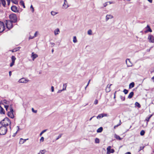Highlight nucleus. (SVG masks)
Segmentation results:
<instances>
[{
	"mask_svg": "<svg viewBox=\"0 0 154 154\" xmlns=\"http://www.w3.org/2000/svg\"><path fill=\"white\" fill-rule=\"evenodd\" d=\"M0 107L1 108L0 113L1 114H5V111L4 109L1 106H0Z\"/></svg>",
	"mask_w": 154,
	"mask_h": 154,
	"instance_id": "nucleus-25",
	"label": "nucleus"
},
{
	"mask_svg": "<svg viewBox=\"0 0 154 154\" xmlns=\"http://www.w3.org/2000/svg\"><path fill=\"white\" fill-rule=\"evenodd\" d=\"M149 42H150L153 43L154 42V37L152 35H149L148 38Z\"/></svg>",
	"mask_w": 154,
	"mask_h": 154,
	"instance_id": "nucleus-8",
	"label": "nucleus"
},
{
	"mask_svg": "<svg viewBox=\"0 0 154 154\" xmlns=\"http://www.w3.org/2000/svg\"><path fill=\"white\" fill-rule=\"evenodd\" d=\"M1 2L2 3V5L5 7L6 5L5 1V0H1Z\"/></svg>",
	"mask_w": 154,
	"mask_h": 154,
	"instance_id": "nucleus-27",
	"label": "nucleus"
},
{
	"mask_svg": "<svg viewBox=\"0 0 154 154\" xmlns=\"http://www.w3.org/2000/svg\"><path fill=\"white\" fill-rule=\"evenodd\" d=\"M88 34L89 35H91L92 34V31L91 29H89L88 31Z\"/></svg>",
	"mask_w": 154,
	"mask_h": 154,
	"instance_id": "nucleus-38",
	"label": "nucleus"
},
{
	"mask_svg": "<svg viewBox=\"0 0 154 154\" xmlns=\"http://www.w3.org/2000/svg\"><path fill=\"white\" fill-rule=\"evenodd\" d=\"M66 84H63V90H65L66 89Z\"/></svg>",
	"mask_w": 154,
	"mask_h": 154,
	"instance_id": "nucleus-36",
	"label": "nucleus"
},
{
	"mask_svg": "<svg viewBox=\"0 0 154 154\" xmlns=\"http://www.w3.org/2000/svg\"><path fill=\"white\" fill-rule=\"evenodd\" d=\"M16 58L14 56H12L11 57L12 62L10 64V66L12 67L14 64Z\"/></svg>",
	"mask_w": 154,
	"mask_h": 154,
	"instance_id": "nucleus-6",
	"label": "nucleus"
},
{
	"mask_svg": "<svg viewBox=\"0 0 154 154\" xmlns=\"http://www.w3.org/2000/svg\"><path fill=\"white\" fill-rule=\"evenodd\" d=\"M64 91V90H63V89H62V90H59L58 91L57 93H61L62 91Z\"/></svg>",
	"mask_w": 154,
	"mask_h": 154,
	"instance_id": "nucleus-51",
	"label": "nucleus"
},
{
	"mask_svg": "<svg viewBox=\"0 0 154 154\" xmlns=\"http://www.w3.org/2000/svg\"><path fill=\"white\" fill-rule=\"evenodd\" d=\"M20 4L21 5L23 6V8H25V6L24 5V3L23 0H21L20 1Z\"/></svg>",
	"mask_w": 154,
	"mask_h": 154,
	"instance_id": "nucleus-28",
	"label": "nucleus"
},
{
	"mask_svg": "<svg viewBox=\"0 0 154 154\" xmlns=\"http://www.w3.org/2000/svg\"><path fill=\"white\" fill-rule=\"evenodd\" d=\"M5 29L4 24L3 22L0 21V33L2 32Z\"/></svg>",
	"mask_w": 154,
	"mask_h": 154,
	"instance_id": "nucleus-7",
	"label": "nucleus"
},
{
	"mask_svg": "<svg viewBox=\"0 0 154 154\" xmlns=\"http://www.w3.org/2000/svg\"><path fill=\"white\" fill-rule=\"evenodd\" d=\"M51 91L54 92V88L53 86H52L51 87Z\"/></svg>",
	"mask_w": 154,
	"mask_h": 154,
	"instance_id": "nucleus-52",
	"label": "nucleus"
},
{
	"mask_svg": "<svg viewBox=\"0 0 154 154\" xmlns=\"http://www.w3.org/2000/svg\"><path fill=\"white\" fill-rule=\"evenodd\" d=\"M121 120H120V122H119V123L116 125H115L114 127V128H116L118 127V126H119L121 124Z\"/></svg>",
	"mask_w": 154,
	"mask_h": 154,
	"instance_id": "nucleus-44",
	"label": "nucleus"
},
{
	"mask_svg": "<svg viewBox=\"0 0 154 154\" xmlns=\"http://www.w3.org/2000/svg\"><path fill=\"white\" fill-rule=\"evenodd\" d=\"M20 48V47H18L17 48H14L12 50H10V51H11L12 52H15L19 50Z\"/></svg>",
	"mask_w": 154,
	"mask_h": 154,
	"instance_id": "nucleus-17",
	"label": "nucleus"
},
{
	"mask_svg": "<svg viewBox=\"0 0 154 154\" xmlns=\"http://www.w3.org/2000/svg\"><path fill=\"white\" fill-rule=\"evenodd\" d=\"M62 134H61L59 135L58 136V137L56 138V140H58L61 137Z\"/></svg>",
	"mask_w": 154,
	"mask_h": 154,
	"instance_id": "nucleus-40",
	"label": "nucleus"
},
{
	"mask_svg": "<svg viewBox=\"0 0 154 154\" xmlns=\"http://www.w3.org/2000/svg\"><path fill=\"white\" fill-rule=\"evenodd\" d=\"M134 94V93L133 92H131L129 94V95H128V98H129V99L131 98L133 96Z\"/></svg>",
	"mask_w": 154,
	"mask_h": 154,
	"instance_id": "nucleus-19",
	"label": "nucleus"
},
{
	"mask_svg": "<svg viewBox=\"0 0 154 154\" xmlns=\"http://www.w3.org/2000/svg\"><path fill=\"white\" fill-rule=\"evenodd\" d=\"M146 28L147 29L144 32L145 33H147L148 32H152V31L151 29L150 28L149 26L148 25H147V26L146 27Z\"/></svg>",
	"mask_w": 154,
	"mask_h": 154,
	"instance_id": "nucleus-13",
	"label": "nucleus"
},
{
	"mask_svg": "<svg viewBox=\"0 0 154 154\" xmlns=\"http://www.w3.org/2000/svg\"><path fill=\"white\" fill-rule=\"evenodd\" d=\"M123 92H124L125 94H128V91L126 89L124 90Z\"/></svg>",
	"mask_w": 154,
	"mask_h": 154,
	"instance_id": "nucleus-41",
	"label": "nucleus"
},
{
	"mask_svg": "<svg viewBox=\"0 0 154 154\" xmlns=\"http://www.w3.org/2000/svg\"><path fill=\"white\" fill-rule=\"evenodd\" d=\"M0 124L2 126L6 127L9 125V128L11 130V121L8 117H5L0 122Z\"/></svg>",
	"mask_w": 154,
	"mask_h": 154,
	"instance_id": "nucleus-1",
	"label": "nucleus"
},
{
	"mask_svg": "<svg viewBox=\"0 0 154 154\" xmlns=\"http://www.w3.org/2000/svg\"><path fill=\"white\" fill-rule=\"evenodd\" d=\"M94 116H93L91 118L89 119V120L90 121H91V120L93 118H94Z\"/></svg>",
	"mask_w": 154,
	"mask_h": 154,
	"instance_id": "nucleus-62",
	"label": "nucleus"
},
{
	"mask_svg": "<svg viewBox=\"0 0 154 154\" xmlns=\"http://www.w3.org/2000/svg\"><path fill=\"white\" fill-rule=\"evenodd\" d=\"M7 131L6 127L2 126L0 127V134L4 135L6 134Z\"/></svg>",
	"mask_w": 154,
	"mask_h": 154,
	"instance_id": "nucleus-4",
	"label": "nucleus"
},
{
	"mask_svg": "<svg viewBox=\"0 0 154 154\" xmlns=\"http://www.w3.org/2000/svg\"><path fill=\"white\" fill-rule=\"evenodd\" d=\"M111 148V146H109L107 147V153L106 154H109V150H110V149Z\"/></svg>",
	"mask_w": 154,
	"mask_h": 154,
	"instance_id": "nucleus-30",
	"label": "nucleus"
},
{
	"mask_svg": "<svg viewBox=\"0 0 154 154\" xmlns=\"http://www.w3.org/2000/svg\"><path fill=\"white\" fill-rule=\"evenodd\" d=\"M103 113L100 114L97 117V119H100L103 118Z\"/></svg>",
	"mask_w": 154,
	"mask_h": 154,
	"instance_id": "nucleus-26",
	"label": "nucleus"
},
{
	"mask_svg": "<svg viewBox=\"0 0 154 154\" xmlns=\"http://www.w3.org/2000/svg\"><path fill=\"white\" fill-rule=\"evenodd\" d=\"M29 81V80L26 79L25 78H23L20 79L19 81V83H27Z\"/></svg>",
	"mask_w": 154,
	"mask_h": 154,
	"instance_id": "nucleus-9",
	"label": "nucleus"
},
{
	"mask_svg": "<svg viewBox=\"0 0 154 154\" xmlns=\"http://www.w3.org/2000/svg\"><path fill=\"white\" fill-rule=\"evenodd\" d=\"M103 117L106 116H107V114L103 113Z\"/></svg>",
	"mask_w": 154,
	"mask_h": 154,
	"instance_id": "nucleus-58",
	"label": "nucleus"
},
{
	"mask_svg": "<svg viewBox=\"0 0 154 154\" xmlns=\"http://www.w3.org/2000/svg\"><path fill=\"white\" fill-rule=\"evenodd\" d=\"M30 8L32 9V11L33 12L34 11V8L33 7V6L32 5H31L30 6Z\"/></svg>",
	"mask_w": 154,
	"mask_h": 154,
	"instance_id": "nucleus-56",
	"label": "nucleus"
},
{
	"mask_svg": "<svg viewBox=\"0 0 154 154\" xmlns=\"http://www.w3.org/2000/svg\"><path fill=\"white\" fill-rule=\"evenodd\" d=\"M145 133V131L143 130H142L140 131V134L141 136H143L144 134Z\"/></svg>",
	"mask_w": 154,
	"mask_h": 154,
	"instance_id": "nucleus-33",
	"label": "nucleus"
},
{
	"mask_svg": "<svg viewBox=\"0 0 154 154\" xmlns=\"http://www.w3.org/2000/svg\"><path fill=\"white\" fill-rule=\"evenodd\" d=\"M95 141L96 143H99L100 142L99 139L97 138H95Z\"/></svg>",
	"mask_w": 154,
	"mask_h": 154,
	"instance_id": "nucleus-35",
	"label": "nucleus"
},
{
	"mask_svg": "<svg viewBox=\"0 0 154 154\" xmlns=\"http://www.w3.org/2000/svg\"><path fill=\"white\" fill-rule=\"evenodd\" d=\"M112 85V84H110L109 85H107L106 88V92H108L110 91L111 89H110V87Z\"/></svg>",
	"mask_w": 154,
	"mask_h": 154,
	"instance_id": "nucleus-14",
	"label": "nucleus"
},
{
	"mask_svg": "<svg viewBox=\"0 0 154 154\" xmlns=\"http://www.w3.org/2000/svg\"><path fill=\"white\" fill-rule=\"evenodd\" d=\"M9 75L10 76H11V71H10L9 72Z\"/></svg>",
	"mask_w": 154,
	"mask_h": 154,
	"instance_id": "nucleus-57",
	"label": "nucleus"
},
{
	"mask_svg": "<svg viewBox=\"0 0 154 154\" xmlns=\"http://www.w3.org/2000/svg\"><path fill=\"white\" fill-rule=\"evenodd\" d=\"M63 7L64 8L66 9L68 7V5H67V3L64 2L63 5Z\"/></svg>",
	"mask_w": 154,
	"mask_h": 154,
	"instance_id": "nucleus-23",
	"label": "nucleus"
},
{
	"mask_svg": "<svg viewBox=\"0 0 154 154\" xmlns=\"http://www.w3.org/2000/svg\"><path fill=\"white\" fill-rule=\"evenodd\" d=\"M144 147V146H140V149L139 150V151H140L141 150L143 149Z\"/></svg>",
	"mask_w": 154,
	"mask_h": 154,
	"instance_id": "nucleus-50",
	"label": "nucleus"
},
{
	"mask_svg": "<svg viewBox=\"0 0 154 154\" xmlns=\"http://www.w3.org/2000/svg\"><path fill=\"white\" fill-rule=\"evenodd\" d=\"M31 57L32 58V60L34 61L36 58L38 57V55L33 52L32 53Z\"/></svg>",
	"mask_w": 154,
	"mask_h": 154,
	"instance_id": "nucleus-12",
	"label": "nucleus"
},
{
	"mask_svg": "<svg viewBox=\"0 0 154 154\" xmlns=\"http://www.w3.org/2000/svg\"><path fill=\"white\" fill-rule=\"evenodd\" d=\"M38 31H36L35 32V33L34 34V37H35L37 36V34H38Z\"/></svg>",
	"mask_w": 154,
	"mask_h": 154,
	"instance_id": "nucleus-47",
	"label": "nucleus"
},
{
	"mask_svg": "<svg viewBox=\"0 0 154 154\" xmlns=\"http://www.w3.org/2000/svg\"><path fill=\"white\" fill-rule=\"evenodd\" d=\"M152 79L153 80V82H154V76H153L152 78Z\"/></svg>",
	"mask_w": 154,
	"mask_h": 154,
	"instance_id": "nucleus-64",
	"label": "nucleus"
},
{
	"mask_svg": "<svg viewBox=\"0 0 154 154\" xmlns=\"http://www.w3.org/2000/svg\"><path fill=\"white\" fill-rule=\"evenodd\" d=\"M134 82H132L129 85V88H131L134 87Z\"/></svg>",
	"mask_w": 154,
	"mask_h": 154,
	"instance_id": "nucleus-20",
	"label": "nucleus"
},
{
	"mask_svg": "<svg viewBox=\"0 0 154 154\" xmlns=\"http://www.w3.org/2000/svg\"><path fill=\"white\" fill-rule=\"evenodd\" d=\"M60 32L59 29H57L54 31V32L55 35L58 34Z\"/></svg>",
	"mask_w": 154,
	"mask_h": 154,
	"instance_id": "nucleus-24",
	"label": "nucleus"
},
{
	"mask_svg": "<svg viewBox=\"0 0 154 154\" xmlns=\"http://www.w3.org/2000/svg\"><path fill=\"white\" fill-rule=\"evenodd\" d=\"M10 111L8 112V116L11 119H13L14 117V116L13 114L14 110L12 108L11 106H10L9 107Z\"/></svg>",
	"mask_w": 154,
	"mask_h": 154,
	"instance_id": "nucleus-5",
	"label": "nucleus"
},
{
	"mask_svg": "<svg viewBox=\"0 0 154 154\" xmlns=\"http://www.w3.org/2000/svg\"><path fill=\"white\" fill-rule=\"evenodd\" d=\"M120 99H121V100L123 101H124L125 100V97H123V96H120Z\"/></svg>",
	"mask_w": 154,
	"mask_h": 154,
	"instance_id": "nucleus-39",
	"label": "nucleus"
},
{
	"mask_svg": "<svg viewBox=\"0 0 154 154\" xmlns=\"http://www.w3.org/2000/svg\"><path fill=\"white\" fill-rule=\"evenodd\" d=\"M17 127L18 128V130H17V132L15 133V134H17V131L19 130V127L18 126H17Z\"/></svg>",
	"mask_w": 154,
	"mask_h": 154,
	"instance_id": "nucleus-59",
	"label": "nucleus"
},
{
	"mask_svg": "<svg viewBox=\"0 0 154 154\" xmlns=\"http://www.w3.org/2000/svg\"><path fill=\"white\" fill-rule=\"evenodd\" d=\"M40 151L41 152L42 154H44L46 152L45 150H41Z\"/></svg>",
	"mask_w": 154,
	"mask_h": 154,
	"instance_id": "nucleus-45",
	"label": "nucleus"
},
{
	"mask_svg": "<svg viewBox=\"0 0 154 154\" xmlns=\"http://www.w3.org/2000/svg\"><path fill=\"white\" fill-rule=\"evenodd\" d=\"M98 103V101L97 100H95L94 101V104L95 105L97 104Z\"/></svg>",
	"mask_w": 154,
	"mask_h": 154,
	"instance_id": "nucleus-48",
	"label": "nucleus"
},
{
	"mask_svg": "<svg viewBox=\"0 0 154 154\" xmlns=\"http://www.w3.org/2000/svg\"><path fill=\"white\" fill-rule=\"evenodd\" d=\"M148 1L150 3L152 2V0H148Z\"/></svg>",
	"mask_w": 154,
	"mask_h": 154,
	"instance_id": "nucleus-61",
	"label": "nucleus"
},
{
	"mask_svg": "<svg viewBox=\"0 0 154 154\" xmlns=\"http://www.w3.org/2000/svg\"><path fill=\"white\" fill-rule=\"evenodd\" d=\"M110 153H113L115 152V150L113 149H110L109 151V152Z\"/></svg>",
	"mask_w": 154,
	"mask_h": 154,
	"instance_id": "nucleus-42",
	"label": "nucleus"
},
{
	"mask_svg": "<svg viewBox=\"0 0 154 154\" xmlns=\"http://www.w3.org/2000/svg\"><path fill=\"white\" fill-rule=\"evenodd\" d=\"M32 112H34V113H36L37 112V110H34V108H32Z\"/></svg>",
	"mask_w": 154,
	"mask_h": 154,
	"instance_id": "nucleus-46",
	"label": "nucleus"
},
{
	"mask_svg": "<svg viewBox=\"0 0 154 154\" xmlns=\"http://www.w3.org/2000/svg\"><path fill=\"white\" fill-rule=\"evenodd\" d=\"M47 131V129H45V130H43V131H42L40 134V135H39L40 136H41L42 135V134H43L45 132Z\"/></svg>",
	"mask_w": 154,
	"mask_h": 154,
	"instance_id": "nucleus-34",
	"label": "nucleus"
},
{
	"mask_svg": "<svg viewBox=\"0 0 154 154\" xmlns=\"http://www.w3.org/2000/svg\"><path fill=\"white\" fill-rule=\"evenodd\" d=\"M108 2H106L105 3H104L103 4V7H101L100 8H103L104 7H106V6L108 5L107 3Z\"/></svg>",
	"mask_w": 154,
	"mask_h": 154,
	"instance_id": "nucleus-43",
	"label": "nucleus"
},
{
	"mask_svg": "<svg viewBox=\"0 0 154 154\" xmlns=\"http://www.w3.org/2000/svg\"><path fill=\"white\" fill-rule=\"evenodd\" d=\"M4 22L8 30H10L13 27V22L9 20H5Z\"/></svg>",
	"mask_w": 154,
	"mask_h": 154,
	"instance_id": "nucleus-2",
	"label": "nucleus"
},
{
	"mask_svg": "<svg viewBox=\"0 0 154 154\" xmlns=\"http://www.w3.org/2000/svg\"><path fill=\"white\" fill-rule=\"evenodd\" d=\"M73 42L75 43L77 42V40L76 36H74L73 37Z\"/></svg>",
	"mask_w": 154,
	"mask_h": 154,
	"instance_id": "nucleus-32",
	"label": "nucleus"
},
{
	"mask_svg": "<svg viewBox=\"0 0 154 154\" xmlns=\"http://www.w3.org/2000/svg\"><path fill=\"white\" fill-rule=\"evenodd\" d=\"M11 2L15 4H18V2L17 0H11Z\"/></svg>",
	"mask_w": 154,
	"mask_h": 154,
	"instance_id": "nucleus-37",
	"label": "nucleus"
},
{
	"mask_svg": "<svg viewBox=\"0 0 154 154\" xmlns=\"http://www.w3.org/2000/svg\"><path fill=\"white\" fill-rule=\"evenodd\" d=\"M125 154H131L130 152H126Z\"/></svg>",
	"mask_w": 154,
	"mask_h": 154,
	"instance_id": "nucleus-60",
	"label": "nucleus"
},
{
	"mask_svg": "<svg viewBox=\"0 0 154 154\" xmlns=\"http://www.w3.org/2000/svg\"><path fill=\"white\" fill-rule=\"evenodd\" d=\"M44 137H41L40 139V141L43 142L44 141Z\"/></svg>",
	"mask_w": 154,
	"mask_h": 154,
	"instance_id": "nucleus-49",
	"label": "nucleus"
},
{
	"mask_svg": "<svg viewBox=\"0 0 154 154\" xmlns=\"http://www.w3.org/2000/svg\"><path fill=\"white\" fill-rule=\"evenodd\" d=\"M7 2L8 5H9L10 3V0H7Z\"/></svg>",
	"mask_w": 154,
	"mask_h": 154,
	"instance_id": "nucleus-55",
	"label": "nucleus"
},
{
	"mask_svg": "<svg viewBox=\"0 0 154 154\" xmlns=\"http://www.w3.org/2000/svg\"><path fill=\"white\" fill-rule=\"evenodd\" d=\"M103 130V128L102 127H100L97 130V133L101 132Z\"/></svg>",
	"mask_w": 154,
	"mask_h": 154,
	"instance_id": "nucleus-21",
	"label": "nucleus"
},
{
	"mask_svg": "<svg viewBox=\"0 0 154 154\" xmlns=\"http://www.w3.org/2000/svg\"><path fill=\"white\" fill-rule=\"evenodd\" d=\"M28 139H23V138H20V143L22 144L24 143L26 140H28Z\"/></svg>",
	"mask_w": 154,
	"mask_h": 154,
	"instance_id": "nucleus-16",
	"label": "nucleus"
},
{
	"mask_svg": "<svg viewBox=\"0 0 154 154\" xmlns=\"http://www.w3.org/2000/svg\"><path fill=\"white\" fill-rule=\"evenodd\" d=\"M35 38L34 37V36H30L29 37V39H32Z\"/></svg>",
	"mask_w": 154,
	"mask_h": 154,
	"instance_id": "nucleus-53",
	"label": "nucleus"
},
{
	"mask_svg": "<svg viewBox=\"0 0 154 154\" xmlns=\"http://www.w3.org/2000/svg\"><path fill=\"white\" fill-rule=\"evenodd\" d=\"M113 16L111 14H107L106 16V20L108 21L109 19H111L113 18Z\"/></svg>",
	"mask_w": 154,
	"mask_h": 154,
	"instance_id": "nucleus-15",
	"label": "nucleus"
},
{
	"mask_svg": "<svg viewBox=\"0 0 154 154\" xmlns=\"http://www.w3.org/2000/svg\"><path fill=\"white\" fill-rule=\"evenodd\" d=\"M114 137L115 138H116L117 139H118L119 140H122V138H120V137L118 135L116 134H115L114 135Z\"/></svg>",
	"mask_w": 154,
	"mask_h": 154,
	"instance_id": "nucleus-22",
	"label": "nucleus"
},
{
	"mask_svg": "<svg viewBox=\"0 0 154 154\" xmlns=\"http://www.w3.org/2000/svg\"><path fill=\"white\" fill-rule=\"evenodd\" d=\"M116 91L114 94V98H115V97H116Z\"/></svg>",
	"mask_w": 154,
	"mask_h": 154,
	"instance_id": "nucleus-63",
	"label": "nucleus"
},
{
	"mask_svg": "<svg viewBox=\"0 0 154 154\" xmlns=\"http://www.w3.org/2000/svg\"><path fill=\"white\" fill-rule=\"evenodd\" d=\"M126 63L128 67H131L132 65V63H131L130 59H126Z\"/></svg>",
	"mask_w": 154,
	"mask_h": 154,
	"instance_id": "nucleus-10",
	"label": "nucleus"
},
{
	"mask_svg": "<svg viewBox=\"0 0 154 154\" xmlns=\"http://www.w3.org/2000/svg\"><path fill=\"white\" fill-rule=\"evenodd\" d=\"M152 115H151L146 117V121L147 123V124L148 122L149 121V119L152 116Z\"/></svg>",
	"mask_w": 154,
	"mask_h": 154,
	"instance_id": "nucleus-18",
	"label": "nucleus"
},
{
	"mask_svg": "<svg viewBox=\"0 0 154 154\" xmlns=\"http://www.w3.org/2000/svg\"><path fill=\"white\" fill-rule=\"evenodd\" d=\"M135 106H137L139 108H140L141 107L140 104L137 102H136L135 103Z\"/></svg>",
	"mask_w": 154,
	"mask_h": 154,
	"instance_id": "nucleus-29",
	"label": "nucleus"
},
{
	"mask_svg": "<svg viewBox=\"0 0 154 154\" xmlns=\"http://www.w3.org/2000/svg\"><path fill=\"white\" fill-rule=\"evenodd\" d=\"M51 15H52L53 16H54L56 14H57L58 13L54 11H52L51 12Z\"/></svg>",
	"mask_w": 154,
	"mask_h": 154,
	"instance_id": "nucleus-31",
	"label": "nucleus"
},
{
	"mask_svg": "<svg viewBox=\"0 0 154 154\" xmlns=\"http://www.w3.org/2000/svg\"><path fill=\"white\" fill-rule=\"evenodd\" d=\"M9 106L8 105L5 106V108L7 110V109L8 108Z\"/></svg>",
	"mask_w": 154,
	"mask_h": 154,
	"instance_id": "nucleus-54",
	"label": "nucleus"
},
{
	"mask_svg": "<svg viewBox=\"0 0 154 154\" xmlns=\"http://www.w3.org/2000/svg\"><path fill=\"white\" fill-rule=\"evenodd\" d=\"M11 9L12 11L15 12H18V10L17 9V7L15 5L12 6L11 8Z\"/></svg>",
	"mask_w": 154,
	"mask_h": 154,
	"instance_id": "nucleus-11",
	"label": "nucleus"
},
{
	"mask_svg": "<svg viewBox=\"0 0 154 154\" xmlns=\"http://www.w3.org/2000/svg\"><path fill=\"white\" fill-rule=\"evenodd\" d=\"M9 18L10 21L13 23H16L17 20V18L16 14H12L10 15Z\"/></svg>",
	"mask_w": 154,
	"mask_h": 154,
	"instance_id": "nucleus-3",
	"label": "nucleus"
}]
</instances>
